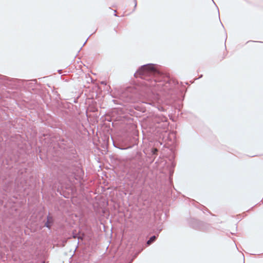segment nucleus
Wrapping results in <instances>:
<instances>
[{
	"label": "nucleus",
	"instance_id": "13",
	"mask_svg": "<svg viewBox=\"0 0 263 263\" xmlns=\"http://www.w3.org/2000/svg\"><path fill=\"white\" fill-rule=\"evenodd\" d=\"M146 151H144V153L147 157V161L152 163L157 156L158 149L155 147H151Z\"/></svg>",
	"mask_w": 263,
	"mask_h": 263
},
{
	"label": "nucleus",
	"instance_id": "8",
	"mask_svg": "<svg viewBox=\"0 0 263 263\" xmlns=\"http://www.w3.org/2000/svg\"><path fill=\"white\" fill-rule=\"evenodd\" d=\"M152 128V132L155 134H162L163 132H166V128L168 126V122L167 117L162 114H154L150 119Z\"/></svg>",
	"mask_w": 263,
	"mask_h": 263
},
{
	"label": "nucleus",
	"instance_id": "9",
	"mask_svg": "<svg viewBox=\"0 0 263 263\" xmlns=\"http://www.w3.org/2000/svg\"><path fill=\"white\" fill-rule=\"evenodd\" d=\"M138 142V138L137 135H128L122 138L120 142H114V145L120 149L124 150L137 146Z\"/></svg>",
	"mask_w": 263,
	"mask_h": 263
},
{
	"label": "nucleus",
	"instance_id": "15",
	"mask_svg": "<svg viewBox=\"0 0 263 263\" xmlns=\"http://www.w3.org/2000/svg\"><path fill=\"white\" fill-rule=\"evenodd\" d=\"M44 227L47 228L49 230H50L52 226L54 223V219L52 217L48 214L47 216L46 219L43 221Z\"/></svg>",
	"mask_w": 263,
	"mask_h": 263
},
{
	"label": "nucleus",
	"instance_id": "22",
	"mask_svg": "<svg viewBox=\"0 0 263 263\" xmlns=\"http://www.w3.org/2000/svg\"><path fill=\"white\" fill-rule=\"evenodd\" d=\"M0 203H1V204H3V201L0 200Z\"/></svg>",
	"mask_w": 263,
	"mask_h": 263
},
{
	"label": "nucleus",
	"instance_id": "27",
	"mask_svg": "<svg viewBox=\"0 0 263 263\" xmlns=\"http://www.w3.org/2000/svg\"><path fill=\"white\" fill-rule=\"evenodd\" d=\"M70 187H66V189H69Z\"/></svg>",
	"mask_w": 263,
	"mask_h": 263
},
{
	"label": "nucleus",
	"instance_id": "1",
	"mask_svg": "<svg viewBox=\"0 0 263 263\" xmlns=\"http://www.w3.org/2000/svg\"><path fill=\"white\" fill-rule=\"evenodd\" d=\"M134 77L143 80L145 92L143 99L137 97L128 89L123 90L120 96L125 102L134 103L141 101L159 111H167L170 108L180 112L186 91L185 87L171 77L161 65L148 63L139 67Z\"/></svg>",
	"mask_w": 263,
	"mask_h": 263
},
{
	"label": "nucleus",
	"instance_id": "19",
	"mask_svg": "<svg viewBox=\"0 0 263 263\" xmlns=\"http://www.w3.org/2000/svg\"><path fill=\"white\" fill-rule=\"evenodd\" d=\"M133 1L135 3V6H134V9H133V11H134L136 10L137 6V0H133Z\"/></svg>",
	"mask_w": 263,
	"mask_h": 263
},
{
	"label": "nucleus",
	"instance_id": "26",
	"mask_svg": "<svg viewBox=\"0 0 263 263\" xmlns=\"http://www.w3.org/2000/svg\"><path fill=\"white\" fill-rule=\"evenodd\" d=\"M82 48V47L80 48V50H81ZM79 52H80V50H79Z\"/></svg>",
	"mask_w": 263,
	"mask_h": 263
},
{
	"label": "nucleus",
	"instance_id": "12",
	"mask_svg": "<svg viewBox=\"0 0 263 263\" xmlns=\"http://www.w3.org/2000/svg\"><path fill=\"white\" fill-rule=\"evenodd\" d=\"M189 225L194 230L202 231L207 230L210 227L209 224L194 218L189 221Z\"/></svg>",
	"mask_w": 263,
	"mask_h": 263
},
{
	"label": "nucleus",
	"instance_id": "25",
	"mask_svg": "<svg viewBox=\"0 0 263 263\" xmlns=\"http://www.w3.org/2000/svg\"><path fill=\"white\" fill-rule=\"evenodd\" d=\"M234 245H235V246L236 248H237L236 244L235 243V242H234Z\"/></svg>",
	"mask_w": 263,
	"mask_h": 263
},
{
	"label": "nucleus",
	"instance_id": "20",
	"mask_svg": "<svg viewBox=\"0 0 263 263\" xmlns=\"http://www.w3.org/2000/svg\"><path fill=\"white\" fill-rule=\"evenodd\" d=\"M114 15H115V16H119L117 14V11H116V10H115V11H114Z\"/></svg>",
	"mask_w": 263,
	"mask_h": 263
},
{
	"label": "nucleus",
	"instance_id": "17",
	"mask_svg": "<svg viewBox=\"0 0 263 263\" xmlns=\"http://www.w3.org/2000/svg\"><path fill=\"white\" fill-rule=\"evenodd\" d=\"M57 192L59 193L61 196H63L64 197L66 198H69V193L64 191L62 187L61 188H58Z\"/></svg>",
	"mask_w": 263,
	"mask_h": 263
},
{
	"label": "nucleus",
	"instance_id": "21",
	"mask_svg": "<svg viewBox=\"0 0 263 263\" xmlns=\"http://www.w3.org/2000/svg\"><path fill=\"white\" fill-rule=\"evenodd\" d=\"M88 38H89V37L87 38V39L86 40V41L84 42V44H83V45L82 47H83L85 45V44L86 43V42H87V40H88Z\"/></svg>",
	"mask_w": 263,
	"mask_h": 263
},
{
	"label": "nucleus",
	"instance_id": "18",
	"mask_svg": "<svg viewBox=\"0 0 263 263\" xmlns=\"http://www.w3.org/2000/svg\"><path fill=\"white\" fill-rule=\"evenodd\" d=\"M193 201L194 202H196V204L195 205V206L201 210V211H202L203 212H204V211H206L207 212H208L210 214L212 215V214L211 213V212L205 207L204 206V205H202V204H200V203H197L196 202L195 200H193Z\"/></svg>",
	"mask_w": 263,
	"mask_h": 263
},
{
	"label": "nucleus",
	"instance_id": "11",
	"mask_svg": "<svg viewBox=\"0 0 263 263\" xmlns=\"http://www.w3.org/2000/svg\"><path fill=\"white\" fill-rule=\"evenodd\" d=\"M0 83L5 87L11 89H21L22 79L11 78L0 74Z\"/></svg>",
	"mask_w": 263,
	"mask_h": 263
},
{
	"label": "nucleus",
	"instance_id": "4",
	"mask_svg": "<svg viewBox=\"0 0 263 263\" xmlns=\"http://www.w3.org/2000/svg\"><path fill=\"white\" fill-rule=\"evenodd\" d=\"M70 237L77 238L78 244L83 245L82 252L80 256V261L83 263H89L91 254L96 249L97 244L92 238L93 233L91 231L83 232L81 235H79L76 230H73Z\"/></svg>",
	"mask_w": 263,
	"mask_h": 263
},
{
	"label": "nucleus",
	"instance_id": "10",
	"mask_svg": "<svg viewBox=\"0 0 263 263\" xmlns=\"http://www.w3.org/2000/svg\"><path fill=\"white\" fill-rule=\"evenodd\" d=\"M24 152V150L23 148H19L18 147L14 149H10L8 151L7 157L3 162L5 161L7 165L13 167V164L19 162L20 159Z\"/></svg>",
	"mask_w": 263,
	"mask_h": 263
},
{
	"label": "nucleus",
	"instance_id": "2",
	"mask_svg": "<svg viewBox=\"0 0 263 263\" xmlns=\"http://www.w3.org/2000/svg\"><path fill=\"white\" fill-rule=\"evenodd\" d=\"M143 164L142 154L136 152L135 156L132 157L130 160V167L128 172L129 179L134 183L142 184L147 178H149L156 189L160 192L165 191L166 187L172 186L174 164L170 166L164 159L159 157L153 166L154 170L151 171L152 176L142 167Z\"/></svg>",
	"mask_w": 263,
	"mask_h": 263
},
{
	"label": "nucleus",
	"instance_id": "7",
	"mask_svg": "<svg viewBox=\"0 0 263 263\" xmlns=\"http://www.w3.org/2000/svg\"><path fill=\"white\" fill-rule=\"evenodd\" d=\"M21 83V89H27L29 90H32L33 91L32 93L38 95V96L44 101V103L48 105V97H49V99L51 100V96L45 90L39 88V85L37 83L36 79H32L30 80L22 79Z\"/></svg>",
	"mask_w": 263,
	"mask_h": 263
},
{
	"label": "nucleus",
	"instance_id": "16",
	"mask_svg": "<svg viewBox=\"0 0 263 263\" xmlns=\"http://www.w3.org/2000/svg\"><path fill=\"white\" fill-rule=\"evenodd\" d=\"M53 93L54 95H55L56 96L55 98L53 99V101L51 103V104L50 105V106H49L48 104V105H47V106L50 108V109L52 111V107H53V103L57 99L59 101H61L60 100V99H61L60 98V94L58 92V91H53ZM49 99V97H48V99ZM50 101H51V100H50V99H49ZM49 103V102L48 101V103Z\"/></svg>",
	"mask_w": 263,
	"mask_h": 263
},
{
	"label": "nucleus",
	"instance_id": "6",
	"mask_svg": "<svg viewBox=\"0 0 263 263\" xmlns=\"http://www.w3.org/2000/svg\"><path fill=\"white\" fill-rule=\"evenodd\" d=\"M162 225L157 227L156 229L153 230L154 234L149 237H146V240L144 241L143 240L138 239L135 244H132L133 247H131L132 252L130 256L123 255L116 263H132L134 259L146 247L153 244L157 239L159 233L162 230Z\"/></svg>",
	"mask_w": 263,
	"mask_h": 263
},
{
	"label": "nucleus",
	"instance_id": "14",
	"mask_svg": "<svg viewBox=\"0 0 263 263\" xmlns=\"http://www.w3.org/2000/svg\"><path fill=\"white\" fill-rule=\"evenodd\" d=\"M140 107L138 105H134L130 107V108L126 109L127 113L129 114L131 116L138 117V113L135 110H140Z\"/></svg>",
	"mask_w": 263,
	"mask_h": 263
},
{
	"label": "nucleus",
	"instance_id": "3",
	"mask_svg": "<svg viewBox=\"0 0 263 263\" xmlns=\"http://www.w3.org/2000/svg\"><path fill=\"white\" fill-rule=\"evenodd\" d=\"M55 153L56 160L60 162V170L64 175L81 182L83 180L84 171L76 165L77 151L73 146V138L66 136L60 138Z\"/></svg>",
	"mask_w": 263,
	"mask_h": 263
},
{
	"label": "nucleus",
	"instance_id": "23",
	"mask_svg": "<svg viewBox=\"0 0 263 263\" xmlns=\"http://www.w3.org/2000/svg\"><path fill=\"white\" fill-rule=\"evenodd\" d=\"M61 71H62V70H58V72H59V73H61Z\"/></svg>",
	"mask_w": 263,
	"mask_h": 263
},
{
	"label": "nucleus",
	"instance_id": "5",
	"mask_svg": "<svg viewBox=\"0 0 263 263\" xmlns=\"http://www.w3.org/2000/svg\"><path fill=\"white\" fill-rule=\"evenodd\" d=\"M70 107V104L68 102L59 101L57 99L53 104L52 112L61 117L67 126L78 134V131L80 128V121L76 116L67 110Z\"/></svg>",
	"mask_w": 263,
	"mask_h": 263
},
{
	"label": "nucleus",
	"instance_id": "24",
	"mask_svg": "<svg viewBox=\"0 0 263 263\" xmlns=\"http://www.w3.org/2000/svg\"><path fill=\"white\" fill-rule=\"evenodd\" d=\"M202 76H203V75H202V74H201V75L199 76V79L201 78L202 77Z\"/></svg>",
	"mask_w": 263,
	"mask_h": 263
}]
</instances>
